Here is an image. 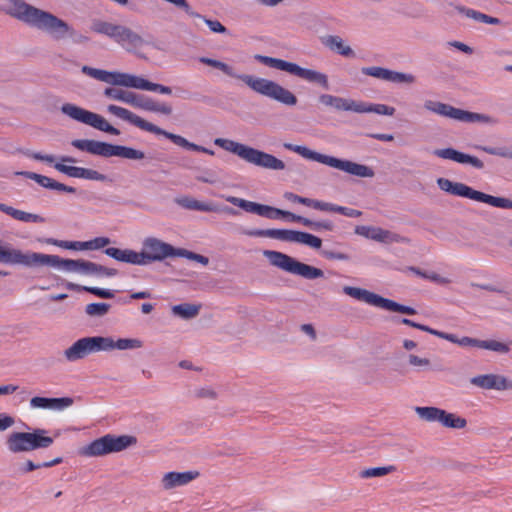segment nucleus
Instances as JSON below:
<instances>
[{"label": "nucleus", "mask_w": 512, "mask_h": 512, "mask_svg": "<svg viewBox=\"0 0 512 512\" xmlns=\"http://www.w3.org/2000/svg\"><path fill=\"white\" fill-rule=\"evenodd\" d=\"M343 292L357 300L364 301L370 305L381 307L383 297L364 288L344 286Z\"/></svg>", "instance_id": "29"}, {"label": "nucleus", "mask_w": 512, "mask_h": 512, "mask_svg": "<svg viewBox=\"0 0 512 512\" xmlns=\"http://www.w3.org/2000/svg\"><path fill=\"white\" fill-rule=\"evenodd\" d=\"M254 58L258 62H260L266 66H269L271 68H275V69H278L281 71H285L291 75H295L303 80H306L310 83L316 84L325 90H328L330 88L328 76L322 72H319V71H316L313 69H309V68H304V67L299 66L296 63L289 62V61H286V60H283L280 58H274V57L260 55V54H256L254 56Z\"/></svg>", "instance_id": "8"}, {"label": "nucleus", "mask_w": 512, "mask_h": 512, "mask_svg": "<svg viewBox=\"0 0 512 512\" xmlns=\"http://www.w3.org/2000/svg\"><path fill=\"white\" fill-rule=\"evenodd\" d=\"M380 308L406 315H415L417 313V311L413 307L400 304L394 300L385 297H383Z\"/></svg>", "instance_id": "39"}, {"label": "nucleus", "mask_w": 512, "mask_h": 512, "mask_svg": "<svg viewBox=\"0 0 512 512\" xmlns=\"http://www.w3.org/2000/svg\"><path fill=\"white\" fill-rule=\"evenodd\" d=\"M199 475L200 473L198 471L168 472L162 478V485L164 489L170 490L190 483Z\"/></svg>", "instance_id": "27"}, {"label": "nucleus", "mask_w": 512, "mask_h": 512, "mask_svg": "<svg viewBox=\"0 0 512 512\" xmlns=\"http://www.w3.org/2000/svg\"><path fill=\"white\" fill-rule=\"evenodd\" d=\"M318 102L325 107H332L337 111L355 112L356 101L349 98L334 96L331 94H321Z\"/></svg>", "instance_id": "28"}, {"label": "nucleus", "mask_w": 512, "mask_h": 512, "mask_svg": "<svg viewBox=\"0 0 512 512\" xmlns=\"http://www.w3.org/2000/svg\"><path fill=\"white\" fill-rule=\"evenodd\" d=\"M195 396L198 398L216 399L217 393L210 388H200L195 391Z\"/></svg>", "instance_id": "63"}, {"label": "nucleus", "mask_w": 512, "mask_h": 512, "mask_svg": "<svg viewBox=\"0 0 512 512\" xmlns=\"http://www.w3.org/2000/svg\"><path fill=\"white\" fill-rule=\"evenodd\" d=\"M470 383L483 389L509 390L512 389V380L498 374H482L470 379Z\"/></svg>", "instance_id": "21"}, {"label": "nucleus", "mask_w": 512, "mask_h": 512, "mask_svg": "<svg viewBox=\"0 0 512 512\" xmlns=\"http://www.w3.org/2000/svg\"><path fill=\"white\" fill-rule=\"evenodd\" d=\"M177 254H178L177 257H183L188 260L198 262L204 266L208 265L210 262L208 257L198 254V253H195V252H192V251H189L184 248H179V251Z\"/></svg>", "instance_id": "48"}, {"label": "nucleus", "mask_w": 512, "mask_h": 512, "mask_svg": "<svg viewBox=\"0 0 512 512\" xmlns=\"http://www.w3.org/2000/svg\"><path fill=\"white\" fill-rule=\"evenodd\" d=\"M147 79L140 76L125 73L123 80V87L135 88L140 90H146Z\"/></svg>", "instance_id": "44"}, {"label": "nucleus", "mask_w": 512, "mask_h": 512, "mask_svg": "<svg viewBox=\"0 0 512 512\" xmlns=\"http://www.w3.org/2000/svg\"><path fill=\"white\" fill-rule=\"evenodd\" d=\"M282 218H286L288 219L289 221L291 222H297V223H301L302 225H306V221H307V218L306 217H303V216H300V215H297L295 213H292L290 211H286V210H282V215H281Z\"/></svg>", "instance_id": "62"}, {"label": "nucleus", "mask_w": 512, "mask_h": 512, "mask_svg": "<svg viewBox=\"0 0 512 512\" xmlns=\"http://www.w3.org/2000/svg\"><path fill=\"white\" fill-rule=\"evenodd\" d=\"M146 91H153V92H158V93L166 94V95H170L172 93V89L169 86H165V85L158 84V83H153V82H150L149 80L147 81Z\"/></svg>", "instance_id": "57"}, {"label": "nucleus", "mask_w": 512, "mask_h": 512, "mask_svg": "<svg viewBox=\"0 0 512 512\" xmlns=\"http://www.w3.org/2000/svg\"><path fill=\"white\" fill-rule=\"evenodd\" d=\"M284 198L293 203H299L313 209L323 211L324 201L302 197L293 192H285Z\"/></svg>", "instance_id": "38"}, {"label": "nucleus", "mask_w": 512, "mask_h": 512, "mask_svg": "<svg viewBox=\"0 0 512 512\" xmlns=\"http://www.w3.org/2000/svg\"><path fill=\"white\" fill-rule=\"evenodd\" d=\"M305 227H308L314 231H320V230L333 231L335 228V225L330 220L313 221V220L307 218Z\"/></svg>", "instance_id": "49"}, {"label": "nucleus", "mask_w": 512, "mask_h": 512, "mask_svg": "<svg viewBox=\"0 0 512 512\" xmlns=\"http://www.w3.org/2000/svg\"><path fill=\"white\" fill-rule=\"evenodd\" d=\"M74 403L71 397L48 398L35 396L30 400V406L36 409H49L61 411L70 407Z\"/></svg>", "instance_id": "25"}, {"label": "nucleus", "mask_w": 512, "mask_h": 512, "mask_svg": "<svg viewBox=\"0 0 512 512\" xmlns=\"http://www.w3.org/2000/svg\"><path fill=\"white\" fill-rule=\"evenodd\" d=\"M0 10L6 15L48 35L54 41L85 44L89 37L79 33L70 24L53 13L26 3L24 0H4Z\"/></svg>", "instance_id": "1"}, {"label": "nucleus", "mask_w": 512, "mask_h": 512, "mask_svg": "<svg viewBox=\"0 0 512 512\" xmlns=\"http://www.w3.org/2000/svg\"><path fill=\"white\" fill-rule=\"evenodd\" d=\"M24 155L27 157L33 158L35 160L44 161L47 163H53L55 157L53 155H43L40 152H32L30 150L22 151Z\"/></svg>", "instance_id": "59"}, {"label": "nucleus", "mask_w": 512, "mask_h": 512, "mask_svg": "<svg viewBox=\"0 0 512 512\" xmlns=\"http://www.w3.org/2000/svg\"><path fill=\"white\" fill-rule=\"evenodd\" d=\"M104 351H111L113 349L126 350L137 349L143 346V342L139 339L119 338L114 341L111 337H103Z\"/></svg>", "instance_id": "31"}, {"label": "nucleus", "mask_w": 512, "mask_h": 512, "mask_svg": "<svg viewBox=\"0 0 512 512\" xmlns=\"http://www.w3.org/2000/svg\"><path fill=\"white\" fill-rule=\"evenodd\" d=\"M17 175H22L28 179L34 180L36 183H38L40 186L50 189V190H57L60 192H66V193H76V188L72 186H68L66 184L60 183L48 176H44L35 172H29V171H21L17 172Z\"/></svg>", "instance_id": "24"}, {"label": "nucleus", "mask_w": 512, "mask_h": 512, "mask_svg": "<svg viewBox=\"0 0 512 512\" xmlns=\"http://www.w3.org/2000/svg\"><path fill=\"white\" fill-rule=\"evenodd\" d=\"M176 202L183 208L188 210L195 211H203V212H211L212 210H217L214 207L213 202H201L197 199H194L189 196H185L176 200Z\"/></svg>", "instance_id": "35"}, {"label": "nucleus", "mask_w": 512, "mask_h": 512, "mask_svg": "<svg viewBox=\"0 0 512 512\" xmlns=\"http://www.w3.org/2000/svg\"><path fill=\"white\" fill-rule=\"evenodd\" d=\"M394 471H396V467L393 465L383 467H372L362 470L359 476L361 478L382 477Z\"/></svg>", "instance_id": "43"}, {"label": "nucleus", "mask_w": 512, "mask_h": 512, "mask_svg": "<svg viewBox=\"0 0 512 512\" xmlns=\"http://www.w3.org/2000/svg\"><path fill=\"white\" fill-rule=\"evenodd\" d=\"M323 256L329 260H348L349 259V256L345 253H341V252H334V251H328V250H324L322 252Z\"/></svg>", "instance_id": "64"}, {"label": "nucleus", "mask_w": 512, "mask_h": 512, "mask_svg": "<svg viewBox=\"0 0 512 512\" xmlns=\"http://www.w3.org/2000/svg\"><path fill=\"white\" fill-rule=\"evenodd\" d=\"M392 83H407L412 84L415 82V77L412 74L389 70L387 71L386 80Z\"/></svg>", "instance_id": "45"}, {"label": "nucleus", "mask_w": 512, "mask_h": 512, "mask_svg": "<svg viewBox=\"0 0 512 512\" xmlns=\"http://www.w3.org/2000/svg\"><path fill=\"white\" fill-rule=\"evenodd\" d=\"M247 148H248L247 145L227 139L226 144H224L223 149L230 151L243 159L245 156V153L247 151Z\"/></svg>", "instance_id": "50"}, {"label": "nucleus", "mask_w": 512, "mask_h": 512, "mask_svg": "<svg viewBox=\"0 0 512 512\" xmlns=\"http://www.w3.org/2000/svg\"><path fill=\"white\" fill-rule=\"evenodd\" d=\"M455 9L460 14H463L467 18L473 19L477 22H481V23H485V24H489V25H501L502 24L501 19H499L497 17H493L490 15L484 14L482 12H479V11L471 9V8H467L462 5H457L455 7Z\"/></svg>", "instance_id": "32"}, {"label": "nucleus", "mask_w": 512, "mask_h": 512, "mask_svg": "<svg viewBox=\"0 0 512 512\" xmlns=\"http://www.w3.org/2000/svg\"><path fill=\"white\" fill-rule=\"evenodd\" d=\"M125 73L118 71H107L106 81L113 86H122Z\"/></svg>", "instance_id": "55"}, {"label": "nucleus", "mask_w": 512, "mask_h": 512, "mask_svg": "<svg viewBox=\"0 0 512 512\" xmlns=\"http://www.w3.org/2000/svg\"><path fill=\"white\" fill-rule=\"evenodd\" d=\"M459 346H471L477 347L481 349L491 350L498 353H508L510 351L509 346L506 343L499 342L496 340H479L476 338H471L468 336H464L459 340Z\"/></svg>", "instance_id": "26"}, {"label": "nucleus", "mask_w": 512, "mask_h": 512, "mask_svg": "<svg viewBox=\"0 0 512 512\" xmlns=\"http://www.w3.org/2000/svg\"><path fill=\"white\" fill-rule=\"evenodd\" d=\"M110 307L111 305L108 303H90L86 306L85 312L91 317H102L108 313Z\"/></svg>", "instance_id": "46"}, {"label": "nucleus", "mask_w": 512, "mask_h": 512, "mask_svg": "<svg viewBox=\"0 0 512 512\" xmlns=\"http://www.w3.org/2000/svg\"><path fill=\"white\" fill-rule=\"evenodd\" d=\"M436 183L442 191H445L451 195L486 203L497 208L512 209V200L509 198L489 195L484 192L475 190L464 183L453 182L447 178H438Z\"/></svg>", "instance_id": "7"}, {"label": "nucleus", "mask_w": 512, "mask_h": 512, "mask_svg": "<svg viewBox=\"0 0 512 512\" xmlns=\"http://www.w3.org/2000/svg\"><path fill=\"white\" fill-rule=\"evenodd\" d=\"M104 253L107 256L120 262H125L134 265H143L141 254L130 249L108 247L104 250Z\"/></svg>", "instance_id": "30"}, {"label": "nucleus", "mask_w": 512, "mask_h": 512, "mask_svg": "<svg viewBox=\"0 0 512 512\" xmlns=\"http://www.w3.org/2000/svg\"><path fill=\"white\" fill-rule=\"evenodd\" d=\"M283 146L285 149L298 153L306 159L325 164L353 176L361 178H372L375 175L374 170L369 166L358 164L350 160L339 159L333 156L321 154L307 148L306 146L295 145L291 143H284Z\"/></svg>", "instance_id": "3"}, {"label": "nucleus", "mask_w": 512, "mask_h": 512, "mask_svg": "<svg viewBox=\"0 0 512 512\" xmlns=\"http://www.w3.org/2000/svg\"><path fill=\"white\" fill-rule=\"evenodd\" d=\"M408 363L416 367H428L430 365V360L427 358H421L414 354H410L408 356Z\"/></svg>", "instance_id": "60"}, {"label": "nucleus", "mask_w": 512, "mask_h": 512, "mask_svg": "<svg viewBox=\"0 0 512 512\" xmlns=\"http://www.w3.org/2000/svg\"><path fill=\"white\" fill-rule=\"evenodd\" d=\"M323 43L329 47L331 50L337 52L338 54L345 57H354L355 53L350 48V46L345 45L342 38L337 35H329L327 36Z\"/></svg>", "instance_id": "34"}, {"label": "nucleus", "mask_w": 512, "mask_h": 512, "mask_svg": "<svg viewBox=\"0 0 512 512\" xmlns=\"http://www.w3.org/2000/svg\"><path fill=\"white\" fill-rule=\"evenodd\" d=\"M355 234L372 239L380 243H410V239L399 234L385 230L381 227L358 225L354 230Z\"/></svg>", "instance_id": "17"}, {"label": "nucleus", "mask_w": 512, "mask_h": 512, "mask_svg": "<svg viewBox=\"0 0 512 512\" xmlns=\"http://www.w3.org/2000/svg\"><path fill=\"white\" fill-rule=\"evenodd\" d=\"M362 73L367 76H372L378 79L386 80L387 68L379 66L363 67Z\"/></svg>", "instance_id": "53"}, {"label": "nucleus", "mask_w": 512, "mask_h": 512, "mask_svg": "<svg viewBox=\"0 0 512 512\" xmlns=\"http://www.w3.org/2000/svg\"><path fill=\"white\" fill-rule=\"evenodd\" d=\"M475 148L478 150H482L490 155L512 159V148L509 147H490L476 145Z\"/></svg>", "instance_id": "47"}, {"label": "nucleus", "mask_w": 512, "mask_h": 512, "mask_svg": "<svg viewBox=\"0 0 512 512\" xmlns=\"http://www.w3.org/2000/svg\"><path fill=\"white\" fill-rule=\"evenodd\" d=\"M71 145L81 151L105 158L116 156L130 160L146 159L149 162L154 159L153 156H147L145 152L132 147L115 145L93 139H75L72 140Z\"/></svg>", "instance_id": "5"}, {"label": "nucleus", "mask_w": 512, "mask_h": 512, "mask_svg": "<svg viewBox=\"0 0 512 512\" xmlns=\"http://www.w3.org/2000/svg\"><path fill=\"white\" fill-rule=\"evenodd\" d=\"M199 61L205 65L221 70L227 76L241 80L254 92L268 97L282 105L292 107L295 106L298 102L295 94L275 81L266 78L255 77L249 74H237L230 65L220 60L208 57H200Z\"/></svg>", "instance_id": "2"}, {"label": "nucleus", "mask_w": 512, "mask_h": 512, "mask_svg": "<svg viewBox=\"0 0 512 512\" xmlns=\"http://www.w3.org/2000/svg\"><path fill=\"white\" fill-rule=\"evenodd\" d=\"M145 110L151 111V112H160L165 115H170L172 113V108L170 105L164 104V103L163 104L157 103L150 97L148 99L147 106H146Z\"/></svg>", "instance_id": "51"}, {"label": "nucleus", "mask_w": 512, "mask_h": 512, "mask_svg": "<svg viewBox=\"0 0 512 512\" xmlns=\"http://www.w3.org/2000/svg\"><path fill=\"white\" fill-rule=\"evenodd\" d=\"M226 201L245 210L246 212L254 213L268 219H277L282 215V209L252 202L235 196L226 197Z\"/></svg>", "instance_id": "18"}, {"label": "nucleus", "mask_w": 512, "mask_h": 512, "mask_svg": "<svg viewBox=\"0 0 512 512\" xmlns=\"http://www.w3.org/2000/svg\"><path fill=\"white\" fill-rule=\"evenodd\" d=\"M245 235L252 237H268L286 242H295L307 245L313 249H320L322 240L310 233L289 229H251L244 231Z\"/></svg>", "instance_id": "12"}, {"label": "nucleus", "mask_w": 512, "mask_h": 512, "mask_svg": "<svg viewBox=\"0 0 512 512\" xmlns=\"http://www.w3.org/2000/svg\"><path fill=\"white\" fill-rule=\"evenodd\" d=\"M179 248L172 246L155 237H148L143 242V250L140 252L143 265L154 261H162L168 257H177Z\"/></svg>", "instance_id": "15"}, {"label": "nucleus", "mask_w": 512, "mask_h": 512, "mask_svg": "<svg viewBox=\"0 0 512 512\" xmlns=\"http://www.w3.org/2000/svg\"><path fill=\"white\" fill-rule=\"evenodd\" d=\"M201 306L189 303L178 304L172 307L174 315L182 319H192L199 314Z\"/></svg>", "instance_id": "36"}, {"label": "nucleus", "mask_w": 512, "mask_h": 512, "mask_svg": "<svg viewBox=\"0 0 512 512\" xmlns=\"http://www.w3.org/2000/svg\"><path fill=\"white\" fill-rule=\"evenodd\" d=\"M433 154L442 159L452 160L460 164H469L476 169H483L484 163L479 158L460 152L454 148L435 149Z\"/></svg>", "instance_id": "22"}, {"label": "nucleus", "mask_w": 512, "mask_h": 512, "mask_svg": "<svg viewBox=\"0 0 512 512\" xmlns=\"http://www.w3.org/2000/svg\"><path fill=\"white\" fill-rule=\"evenodd\" d=\"M103 344V336L83 337L64 350L63 355L67 361L75 362L90 354L104 351Z\"/></svg>", "instance_id": "16"}, {"label": "nucleus", "mask_w": 512, "mask_h": 512, "mask_svg": "<svg viewBox=\"0 0 512 512\" xmlns=\"http://www.w3.org/2000/svg\"><path fill=\"white\" fill-rule=\"evenodd\" d=\"M91 30L109 37L128 52H135L137 48L151 44V41L121 24L96 19L91 23Z\"/></svg>", "instance_id": "6"}, {"label": "nucleus", "mask_w": 512, "mask_h": 512, "mask_svg": "<svg viewBox=\"0 0 512 512\" xmlns=\"http://www.w3.org/2000/svg\"><path fill=\"white\" fill-rule=\"evenodd\" d=\"M137 443L133 435L106 434L93 440L79 450V454L86 457H100L111 453L121 452Z\"/></svg>", "instance_id": "9"}, {"label": "nucleus", "mask_w": 512, "mask_h": 512, "mask_svg": "<svg viewBox=\"0 0 512 512\" xmlns=\"http://www.w3.org/2000/svg\"><path fill=\"white\" fill-rule=\"evenodd\" d=\"M355 113H376L379 115L393 116L395 108L385 104H368L363 101H356Z\"/></svg>", "instance_id": "33"}, {"label": "nucleus", "mask_w": 512, "mask_h": 512, "mask_svg": "<svg viewBox=\"0 0 512 512\" xmlns=\"http://www.w3.org/2000/svg\"><path fill=\"white\" fill-rule=\"evenodd\" d=\"M205 24L209 27V29L214 33H220V34H226L228 33L227 28L221 24L218 20H211L208 18H205L201 15V18Z\"/></svg>", "instance_id": "56"}, {"label": "nucleus", "mask_w": 512, "mask_h": 512, "mask_svg": "<svg viewBox=\"0 0 512 512\" xmlns=\"http://www.w3.org/2000/svg\"><path fill=\"white\" fill-rule=\"evenodd\" d=\"M263 255L269 260L271 265L290 274L301 276L307 280L324 277L322 269L300 262L285 253L265 250Z\"/></svg>", "instance_id": "10"}, {"label": "nucleus", "mask_w": 512, "mask_h": 512, "mask_svg": "<svg viewBox=\"0 0 512 512\" xmlns=\"http://www.w3.org/2000/svg\"><path fill=\"white\" fill-rule=\"evenodd\" d=\"M15 424V419L6 414L0 413V432L5 431Z\"/></svg>", "instance_id": "61"}, {"label": "nucleus", "mask_w": 512, "mask_h": 512, "mask_svg": "<svg viewBox=\"0 0 512 512\" xmlns=\"http://www.w3.org/2000/svg\"><path fill=\"white\" fill-rule=\"evenodd\" d=\"M107 111L125 121L130 122L131 124L135 125L136 127L140 128L144 131L151 132V133H154L157 135H163L164 137L171 140L174 144H176L180 147H183L188 150H193V151H197V152H203V153H207L210 155H214L213 150H210L203 146L189 142L187 139H185L184 137H182L180 135H177V134H174L171 132H167L164 129L156 126L155 124L142 119L141 117L132 113L131 111H129L126 108L111 104V105H108Z\"/></svg>", "instance_id": "4"}, {"label": "nucleus", "mask_w": 512, "mask_h": 512, "mask_svg": "<svg viewBox=\"0 0 512 512\" xmlns=\"http://www.w3.org/2000/svg\"><path fill=\"white\" fill-rule=\"evenodd\" d=\"M323 211L335 212L347 217H360L362 215L360 210L339 206L329 202H324Z\"/></svg>", "instance_id": "42"}, {"label": "nucleus", "mask_w": 512, "mask_h": 512, "mask_svg": "<svg viewBox=\"0 0 512 512\" xmlns=\"http://www.w3.org/2000/svg\"><path fill=\"white\" fill-rule=\"evenodd\" d=\"M439 423H441L446 428L452 429H463L467 425L465 418L460 417L454 413H449L446 410H443Z\"/></svg>", "instance_id": "37"}, {"label": "nucleus", "mask_w": 512, "mask_h": 512, "mask_svg": "<svg viewBox=\"0 0 512 512\" xmlns=\"http://www.w3.org/2000/svg\"><path fill=\"white\" fill-rule=\"evenodd\" d=\"M45 429L36 428L31 432H13L7 437V447L12 453L29 452L50 447L54 439Z\"/></svg>", "instance_id": "11"}, {"label": "nucleus", "mask_w": 512, "mask_h": 512, "mask_svg": "<svg viewBox=\"0 0 512 512\" xmlns=\"http://www.w3.org/2000/svg\"><path fill=\"white\" fill-rule=\"evenodd\" d=\"M105 97L115 101H121L135 108L145 110L149 97L143 94H137L132 91L123 90L115 87H107L104 89Z\"/></svg>", "instance_id": "20"}, {"label": "nucleus", "mask_w": 512, "mask_h": 512, "mask_svg": "<svg viewBox=\"0 0 512 512\" xmlns=\"http://www.w3.org/2000/svg\"><path fill=\"white\" fill-rule=\"evenodd\" d=\"M111 243L110 238L108 237H96L92 240H89V249L97 250L108 246Z\"/></svg>", "instance_id": "58"}, {"label": "nucleus", "mask_w": 512, "mask_h": 512, "mask_svg": "<svg viewBox=\"0 0 512 512\" xmlns=\"http://www.w3.org/2000/svg\"><path fill=\"white\" fill-rule=\"evenodd\" d=\"M54 168L73 178H83L87 180H94V181H101L105 182L108 180V177L105 174H102L96 170L83 168V167H77V166H69L65 165L63 163H55Z\"/></svg>", "instance_id": "23"}, {"label": "nucleus", "mask_w": 512, "mask_h": 512, "mask_svg": "<svg viewBox=\"0 0 512 512\" xmlns=\"http://www.w3.org/2000/svg\"><path fill=\"white\" fill-rule=\"evenodd\" d=\"M9 216L13 217L16 220L23 221V222L43 223L45 221V218L38 214H33V213L25 212L22 210H18L14 207H11Z\"/></svg>", "instance_id": "41"}, {"label": "nucleus", "mask_w": 512, "mask_h": 512, "mask_svg": "<svg viewBox=\"0 0 512 512\" xmlns=\"http://www.w3.org/2000/svg\"><path fill=\"white\" fill-rule=\"evenodd\" d=\"M81 71H82L83 74L88 75V76H90V77H92V78H94L96 80H99V81H102V82L106 81L107 70L93 68V67L84 65L81 68Z\"/></svg>", "instance_id": "52"}, {"label": "nucleus", "mask_w": 512, "mask_h": 512, "mask_svg": "<svg viewBox=\"0 0 512 512\" xmlns=\"http://www.w3.org/2000/svg\"><path fill=\"white\" fill-rule=\"evenodd\" d=\"M415 411L417 415L425 421L440 422L443 409L437 407H416Z\"/></svg>", "instance_id": "40"}, {"label": "nucleus", "mask_w": 512, "mask_h": 512, "mask_svg": "<svg viewBox=\"0 0 512 512\" xmlns=\"http://www.w3.org/2000/svg\"><path fill=\"white\" fill-rule=\"evenodd\" d=\"M83 291H86L88 293H91L97 297L103 298V299H112L114 297V292L109 289H103L93 286L83 287Z\"/></svg>", "instance_id": "54"}, {"label": "nucleus", "mask_w": 512, "mask_h": 512, "mask_svg": "<svg viewBox=\"0 0 512 512\" xmlns=\"http://www.w3.org/2000/svg\"><path fill=\"white\" fill-rule=\"evenodd\" d=\"M61 112L68 117L80 123L89 125L99 131L111 134L120 135V130L108 123V121L101 115L81 108L75 104L65 103L60 108Z\"/></svg>", "instance_id": "14"}, {"label": "nucleus", "mask_w": 512, "mask_h": 512, "mask_svg": "<svg viewBox=\"0 0 512 512\" xmlns=\"http://www.w3.org/2000/svg\"><path fill=\"white\" fill-rule=\"evenodd\" d=\"M425 109L440 116L448 117L465 123H495L496 120L489 115L470 112L439 101L427 100L424 103Z\"/></svg>", "instance_id": "13"}, {"label": "nucleus", "mask_w": 512, "mask_h": 512, "mask_svg": "<svg viewBox=\"0 0 512 512\" xmlns=\"http://www.w3.org/2000/svg\"><path fill=\"white\" fill-rule=\"evenodd\" d=\"M243 160L255 166L270 170H284L286 167L285 163L274 155L250 146H248Z\"/></svg>", "instance_id": "19"}]
</instances>
